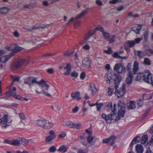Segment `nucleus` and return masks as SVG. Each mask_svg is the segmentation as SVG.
Returning <instances> with one entry per match:
<instances>
[{
	"mask_svg": "<svg viewBox=\"0 0 153 153\" xmlns=\"http://www.w3.org/2000/svg\"><path fill=\"white\" fill-rule=\"evenodd\" d=\"M35 81H36L35 77L34 78L28 77L25 78L24 80L25 83L28 85L31 88L32 86V85L34 84Z\"/></svg>",
	"mask_w": 153,
	"mask_h": 153,
	"instance_id": "nucleus-13",
	"label": "nucleus"
},
{
	"mask_svg": "<svg viewBox=\"0 0 153 153\" xmlns=\"http://www.w3.org/2000/svg\"><path fill=\"white\" fill-rule=\"evenodd\" d=\"M96 4L100 6L102 5V1L100 0H97L96 1Z\"/></svg>",
	"mask_w": 153,
	"mask_h": 153,
	"instance_id": "nucleus-63",
	"label": "nucleus"
},
{
	"mask_svg": "<svg viewBox=\"0 0 153 153\" xmlns=\"http://www.w3.org/2000/svg\"><path fill=\"white\" fill-rule=\"evenodd\" d=\"M71 97L73 99L79 100L81 99L80 97V93L79 91H77L74 93H72L71 94Z\"/></svg>",
	"mask_w": 153,
	"mask_h": 153,
	"instance_id": "nucleus-17",
	"label": "nucleus"
},
{
	"mask_svg": "<svg viewBox=\"0 0 153 153\" xmlns=\"http://www.w3.org/2000/svg\"><path fill=\"white\" fill-rule=\"evenodd\" d=\"M71 76L74 77H77L78 76V74L77 72L74 71L72 72Z\"/></svg>",
	"mask_w": 153,
	"mask_h": 153,
	"instance_id": "nucleus-56",
	"label": "nucleus"
},
{
	"mask_svg": "<svg viewBox=\"0 0 153 153\" xmlns=\"http://www.w3.org/2000/svg\"><path fill=\"white\" fill-rule=\"evenodd\" d=\"M49 136L50 137H52L54 139L56 137V135L54 131L53 130H50L49 132Z\"/></svg>",
	"mask_w": 153,
	"mask_h": 153,
	"instance_id": "nucleus-42",
	"label": "nucleus"
},
{
	"mask_svg": "<svg viewBox=\"0 0 153 153\" xmlns=\"http://www.w3.org/2000/svg\"><path fill=\"white\" fill-rule=\"evenodd\" d=\"M13 56V53H10L9 55L4 56L0 58V62L5 63H6Z\"/></svg>",
	"mask_w": 153,
	"mask_h": 153,
	"instance_id": "nucleus-14",
	"label": "nucleus"
},
{
	"mask_svg": "<svg viewBox=\"0 0 153 153\" xmlns=\"http://www.w3.org/2000/svg\"><path fill=\"white\" fill-rule=\"evenodd\" d=\"M148 140V137L146 134H145L142 137L141 141L142 144H145L147 142Z\"/></svg>",
	"mask_w": 153,
	"mask_h": 153,
	"instance_id": "nucleus-29",
	"label": "nucleus"
},
{
	"mask_svg": "<svg viewBox=\"0 0 153 153\" xmlns=\"http://www.w3.org/2000/svg\"><path fill=\"white\" fill-rule=\"evenodd\" d=\"M133 75L131 74H128V76L126 79V82L127 84L130 85L132 83L133 78Z\"/></svg>",
	"mask_w": 153,
	"mask_h": 153,
	"instance_id": "nucleus-19",
	"label": "nucleus"
},
{
	"mask_svg": "<svg viewBox=\"0 0 153 153\" xmlns=\"http://www.w3.org/2000/svg\"><path fill=\"white\" fill-rule=\"evenodd\" d=\"M85 73L84 72H82L80 74V78L81 79H85Z\"/></svg>",
	"mask_w": 153,
	"mask_h": 153,
	"instance_id": "nucleus-62",
	"label": "nucleus"
},
{
	"mask_svg": "<svg viewBox=\"0 0 153 153\" xmlns=\"http://www.w3.org/2000/svg\"><path fill=\"white\" fill-rule=\"evenodd\" d=\"M82 48L84 50L88 51L90 50V47L88 44H86L82 47Z\"/></svg>",
	"mask_w": 153,
	"mask_h": 153,
	"instance_id": "nucleus-51",
	"label": "nucleus"
},
{
	"mask_svg": "<svg viewBox=\"0 0 153 153\" xmlns=\"http://www.w3.org/2000/svg\"><path fill=\"white\" fill-rule=\"evenodd\" d=\"M48 73L50 74H52L54 73V71L52 68H49L47 70Z\"/></svg>",
	"mask_w": 153,
	"mask_h": 153,
	"instance_id": "nucleus-61",
	"label": "nucleus"
},
{
	"mask_svg": "<svg viewBox=\"0 0 153 153\" xmlns=\"http://www.w3.org/2000/svg\"><path fill=\"white\" fill-rule=\"evenodd\" d=\"M116 37V36L115 35H111L107 41L109 42V44L112 43L114 42Z\"/></svg>",
	"mask_w": 153,
	"mask_h": 153,
	"instance_id": "nucleus-26",
	"label": "nucleus"
},
{
	"mask_svg": "<svg viewBox=\"0 0 153 153\" xmlns=\"http://www.w3.org/2000/svg\"><path fill=\"white\" fill-rule=\"evenodd\" d=\"M123 0H111L109 1V3L111 4H115L117 2H121Z\"/></svg>",
	"mask_w": 153,
	"mask_h": 153,
	"instance_id": "nucleus-46",
	"label": "nucleus"
},
{
	"mask_svg": "<svg viewBox=\"0 0 153 153\" xmlns=\"http://www.w3.org/2000/svg\"><path fill=\"white\" fill-rule=\"evenodd\" d=\"M139 137L136 136L133 139L130 144V148L132 149L133 145L135 144L139 141V140H138V138Z\"/></svg>",
	"mask_w": 153,
	"mask_h": 153,
	"instance_id": "nucleus-24",
	"label": "nucleus"
},
{
	"mask_svg": "<svg viewBox=\"0 0 153 153\" xmlns=\"http://www.w3.org/2000/svg\"><path fill=\"white\" fill-rule=\"evenodd\" d=\"M64 68L67 70V71L64 73L65 75H68L70 74L71 71V66L70 64H67L66 66Z\"/></svg>",
	"mask_w": 153,
	"mask_h": 153,
	"instance_id": "nucleus-22",
	"label": "nucleus"
},
{
	"mask_svg": "<svg viewBox=\"0 0 153 153\" xmlns=\"http://www.w3.org/2000/svg\"><path fill=\"white\" fill-rule=\"evenodd\" d=\"M152 97V94L149 92H146L143 94V99L145 100H150Z\"/></svg>",
	"mask_w": 153,
	"mask_h": 153,
	"instance_id": "nucleus-23",
	"label": "nucleus"
},
{
	"mask_svg": "<svg viewBox=\"0 0 153 153\" xmlns=\"http://www.w3.org/2000/svg\"><path fill=\"white\" fill-rule=\"evenodd\" d=\"M16 45H15V48H14L13 50V52H11V53H13V55L14 53H17L19 51H21L23 50V49L22 47H20L19 46H16Z\"/></svg>",
	"mask_w": 153,
	"mask_h": 153,
	"instance_id": "nucleus-30",
	"label": "nucleus"
},
{
	"mask_svg": "<svg viewBox=\"0 0 153 153\" xmlns=\"http://www.w3.org/2000/svg\"><path fill=\"white\" fill-rule=\"evenodd\" d=\"M126 85L125 83L123 84L122 87L120 88L119 90H115L114 92L115 94L118 98L122 97L124 94L126 93Z\"/></svg>",
	"mask_w": 153,
	"mask_h": 153,
	"instance_id": "nucleus-6",
	"label": "nucleus"
},
{
	"mask_svg": "<svg viewBox=\"0 0 153 153\" xmlns=\"http://www.w3.org/2000/svg\"><path fill=\"white\" fill-rule=\"evenodd\" d=\"M16 44H10L9 46L6 47V48L9 51H12L11 52H13V50L15 48Z\"/></svg>",
	"mask_w": 153,
	"mask_h": 153,
	"instance_id": "nucleus-33",
	"label": "nucleus"
},
{
	"mask_svg": "<svg viewBox=\"0 0 153 153\" xmlns=\"http://www.w3.org/2000/svg\"><path fill=\"white\" fill-rule=\"evenodd\" d=\"M53 139H54V138L49 136H48L46 137V141L47 142H49L53 140Z\"/></svg>",
	"mask_w": 153,
	"mask_h": 153,
	"instance_id": "nucleus-54",
	"label": "nucleus"
},
{
	"mask_svg": "<svg viewBox=\"0 0 153 153\" xmlns=\"http://www.w3.org/2000/svg\"><path fill=\"white\" fill-rule=\"evenodd\" d=\"M36 92L38 94H43L45 96L47 97H50L51 94L48 93L46 92L44 89H42L41 92H39L37 90H35Z\"/></svg>",
	"mask_w": 153,
	"mask_h": 153,
	"instance_id": "nucleus-32",
	"label": "nucleus"
},
{
	"mask_svg": "<svg viewBox=\"0 0 153 153\" xmlns=\"http://www.w3.org/2000/svg\"><path fill=\"white\" fill-rule=\"evenodd\" d=\"M30 140H28L25 138H22L21 139V141H22V144L25 146L27 145L30 142Z\"/></svg>",
	"mask_w": 153,
	"mask_h": 153,
	"instance_id": "nucleus-36",
	"label": "nucleus"
},
{
	"mask_svg": "<svg viewBox=\"0 0 153 153\" xmlns=\"http://www.w3.org/2000/svg\"><path fill=\"white\" fill-rule=\"evenodd\" d=\"M122 80L121 76L120 75L117 76L114 80V83H120Z\"/></svg>",
	"mask_w": 153,
	"mask_h": 153,
	"instance_id": "nucleus-43",
	"label": "nucleus"
},
{
	"mask_svg": "<svg viewBox=\"0 0 153 153\" xmlns=\"http://www.w3.org/2000/svg\"><path fill=\"white\" fill-rule=\"evenodd\" d=\"M104 52L108 54H110L112 52H113V51L112 50L111 48H109L107 50H105L104 51Z\"/></svg>",
	"mask_w": 153,
	"mask_h": 153,
	"instance_id": "nucleus-53",
	"label": "nucleus"
},
{
	"mask_svg": "<svg viewBox=\"0 0 153 153\" xmlns=\"http://www.w3.org/2000/svg\"><path fill=\"white\" fill-rule=\"evenodd\" d=\"M35 78H36V81L35 82L34 84L36 83L39 85H41L42 84H45V83H46L45 82L43 79H41L40 81H37L36 80V78L35 77Z\"/></svg>",
	"mask_w": 153,
	"mask_h": 153,
	"instance_id": "nucleus-41",
	"label": "nucleus"
},
{
	"mask_svg": "<svg viewBox=\"0 0 153 153\" xmlns=\"http://www.w3.org/2000/svg\"><path fill=\"white\" fill-rule=\"evenodd\" d=\"M77 153H87L85 149H79L78 150Z\"/></svg>",
	"mask_w": 153,
	"mask_h": 153,
	"instance_id": "nucleus-64",
	"label": "nucleus"
},
{
	"mask_svg": "<svg viewBox=\"0 0 153 153\" xmlns=\"http://www.w3.org/2000/svg\"><path fill=\"white\" fill-rule=\"evenodd\" d=\"M71 125L72 126H70V128L77 129L79 128L81 126V125L80 123H73Z\"/></svg>",
	"mask_w": 153,
	"mask_h": 153,
	"instance_id": "nucleus-31",
	"label": "nucleus"
},
{
	"mask_svg": "<svg viewBox=\"0 0 153 153\" xmlns=\"http://www.w3.org/2000/svg\"><path fill=\"white\" fill-rule=\"evenodd\" d=\"M143 36L144 39L146 41L149 36V31L147 30L145 31L143 34Z\"/></svg>",
	"mask_w": 153,
	"mask_h": 153,
	"instance_id": "nucleus-45",
	"label": "nucleus"
},
{
	"mask_svg": "<svg viewBox=\"0 0 153 153\" xmlns=\"http://www.w3.org/2000/svg\"><path fill=\"white\" fill-rule=\"evenodd\" d=\"M12 140H9L7 139L4 140V143L12 145Z\"/></svg>",
	"mask_w": 153,
	"mask_h": 153,
	"instance_id": "nucleus-58",
	"label": "nucleus"
},
{
	"mask_svg": "<svg viewBox=\"0 0 153 153\" xmlns=\"http://www.w3.org/2000/svg\"><path fill=\"white\" fill-rule=\"evenodd\" d=\"M102 34L104 38L106 40H107V39H108V38L110 36V35L108 32L105 31L102 33Z\"/></svg>",
	"mask_w": 153,
	"mask_h": 153,
	"instance_id": "nucleus-34",
	"label": "nucleus"
},
{
	"mask_svg": "<svg viewBox=\"0 0 153 153\" xmlns=\"http://www.w3.org/2000/svg\"><path fill=\"white\" fill-rule=\"evenodd\" d=\"M116 137L114 135H112L110 137L104 139L102 140V142L104 143H108L110 142V145H112L115 143V140Z\"/></svg>",
	"mask_w": 153,
	"mask_h": 153,
	"instance_id": "nucleus-12",
	"label": "nucleus"
},
{
	"mask_svg": "<svg viewBox=\"0 0 153 153\" xmlns=\"http://www.w3.org/2000/svg\"><path fill=\"white\" fill-rule=\"evenodd\" d=\"M82 65L85 68H89L91 67V62L89 59L87 57L84 58L82 61Z\"/></svg>",
	"mask_w": 153,
	"mask_h": 153,
	"instance_id": "nucleus-15",
	"label": "nucleus"
},
{
	"mask_svg": "<svg viewBox=\"0 0 153 153\" xmlns=\"http://www.w3.org/2000/svg\"><path fill=\"white\" fill-rule=\"evenodd\" d=\"M144 63L146 65L149 66L151 65V62L150 59L147 58H145L144 60Z\"/></svg>",
	"mask_w": 153,
	"mask_h": 153,
	"instance_id": "nucleus-40",
	"label": "nucleus"
},
{
	"mask_svg": "<svg viewBox=\"0 0 153 153\" xmlns=\"http://www.w3.org/2000/svg\"><path fill=\"white\" fill-rule=\"evenodd\" d=\"M142 39L141 38H138L137 39H134V41L135 43V44L136 43H139L140 42V41L142 40Z\"/></svg>",
	"mask_w": 153,
	"mask_h": 153,
	"instance_id": "nucleus-57",
	"label": "nucleus"
},
{
	"mask_svg": "<svg viewBox=\"0 0 153 153\" xmlns=\"http://www.w3.org/2000/svg\"><path fill=\"white\" fill-rule=\"evenodd\" d=\"M26 62V60L24 59L14 62L11 64L10 68L12 70H17L24 65Z\"/></svg>",
	"mask_w": 153,
	"mask_h": 153,
	"instance_id": "nucleus-4",
	"label": "nucleus"
},
{
	"mask_svg": "<svg viewBox=\"0 0 153 153\" xmlns=\"http://www.w3.org/2000/svg\"><path fill=\"white\" fill-rule=\"evenodd\" d=\"M16 88L15 87H13L12 90L6 92V94L7 95L9 96H13L14 98H15L16 99H22L21 96L16 95Z\"/></svg>",
	"mask_w": 153,
	"mask_h": 153,
	"instance_id": "nucleus-11",
	"label": "nucleus"
},
{
	"mask_svg": "<svg viewBox=\"0 0 153 153\" xmlns=\"http://www.w3.org/2000/svg\"><path fill=\"white\" fill-rule=\"evenodd\" d=\"M20 145V141L19 140H12V145L19 146Z\"/></svg>",
	"mask_w": 153,
	"mask_h": 153,
	"instance_id": "nucleus-37",
	"label": "nucleus"
},
{
	"mask_svg": "<svg viewBox=\"0 0 153 153\" xmlns=\"http://www.w3.org/2000/svg\"><path fill=\"white\" fill-rule=\"evenodd\" d=\"M74 53V52H68V51H65L64 53V55L68 56L72 55Z\"/></svg>",
	"mask_w": 153,
	"mask_h": 153,
	"instance_id": "nucleus-52",
	"label": "nucleus"
},
{
	"mask_svg": "<svg viewBox=\"0 0 153 153\" xmlns=\"http://www.w3.org/2000/svg\"><path fill=\"white\" fill-rule=\"evenodd\" d=\"M116 103H114L113 105V107H112V103L111 102L108 103V104L106 105L105 108H104V110L107 112H110L111 111V113H113L114 112L113 111L115 109V111H114V113H115V115L116 114Z\"/></svg>",
	"mask_w": 153,
	"mask_h": 153,
	"instance_id": "nucleus-9",
	"label": "nucleus"
},
{
	"mask_svg": "<svg viewBox=\"0 0 153 153\" xmlns=\"http://www.w3.org/2000/svg\"><path fill=\"white\" fill-rule=\"evenodd\" d=\"M56 150V148L54 146H52L49 149V151L51 152H54Z\"/></svg>",
	"mask_w": 153,
	"mask_h": 153,
	"instance_id": "nucleus-48",
	"label": "nucleus"
},
{
	"mask_svg": "<svg viewBox=\"0 0 153 153\" xmlns=\"http://www.w3.org/2000/svg\"><path fill=\"white\" fill-rule=\"evenodd\" d=\"M135 149L137 153H143V148L141 145L137 144Z\"/></svg>",
	"mask_w": 153,
	"mask_h": 153,
	"instance_id": "nucleus-21",
	"label": "nucleus"
},
{
	"mask_svg": "<svg viewBox=\"0 0 153 153\" xmlns=\"http://www.w3.org/2000/svg\"><path fill=\"white\" fill-rule=\"evenodd\" d=\"M8 116L7 114L4 115L3 117L0 119V123L1 124H4L1 126V128L2 129L6 128L9 126V125L7 123L8 120Z\"/></svg>",
	"mask_w": 153,
	"mask_h": 153,
	"instance_id": "nucleus-10",
	"label": "nucleus"
},
{
	"mask_svg": "<svg viewBox=\"0 0 153 153\" xmlns=\"http://www.w3.org/2000/svg\"><path fill=\"white\" fill-rule=\"evenodd\" d=\"M89 10L88 8H86V9L83 10L82 12L80 13L79 15H77L76 17L75 18H72L65 25V26H67L69 25L74 20L76 19H77L80 18L83 16H84L88 12Z\"/></svg>",
	"mask_w": 153,
	"mask_h": 153,
	"instance_id": "nucleus-7",
	"label": "nucleus"
},
{
	"mask_svg": "<svg viewBox=\"0 0 153 153\" xmlns=\"http://www.w3.org/2000/svg\"><path fill=\"white\" fill-rule=\"evenodd\" d=\"M103 105V104L102 103H97L96 107L97 108V110L98 111H100V110L101 108Z\"/></svg>",
	"mask_w": 153,
	"mask_h": 153,
	"instance_id": "nucleus-49",
	"label": "nucleus"
},
{
	"mask_svg": "<svg viewBox=\"0 0 153 153\" xmlns=\"http://www.w3.org/2000/svg\"><path fill=\"white\" fill-rule=\"evenodd\" d=\"M114 69V71L120 74L123 73L126 71V67L122 65L121 64L119 63H117L115 64Z\"/></svg>",
	"mask_w": 153,
	"mask_h": 153,
	"instance_id": "nucleus-8",
	"label": "nucleus"
},
{
	"mask_svg": "<svg viewBox=\"0 0 153 153\" xmlns=\"http://www.w3.org/2000/svg\"><path fill=\"white\" fill-rule=\"evenodd\" d=\"M18 115L21 120V121L25 120L26 119V117L24 113H18Z\"/></svg>",
	"mask_w": 153,
	"mask_h": 153,
	"instance_id": "nucleus-35",
	"label": "nucleus"
},
{
	"mask_svg": "<svg viewBox=\"0 0 153 153\" xmlns=\"http://www.w3.org/2000/svg\"><path fill=\"white\" fill-rule=\"evenodd\" d=\"M142 28V25L138 24L134 25L132 27V30L136 33L139 34Z\"/></svg>",
	"mask_w": 153,
	"mask_h": 153,
	"instance_id": "nucleus-16",
	"label": "nucleus"
},
{
	"mask_svg": "<svg viewBox=\"0 0 153 153\" xmlns=\"http://www.w3.org/2000/svg\"><path fill=\"white\" fill-rule=\"evenodd\" d=\"M9 10L6 7H3L0 9V13H7Z\"/></svg>",
	"mask_w": 153,
	"mask_h": 153,
	"instance_id": "nucleus-39",
	"label": "nucleus"
},
{
	"mask_svg": "<svg viewBox=\"0 0 153 153\" xmlns=\"http://www.w3.org/2000/svg\"><path fill=\"white\" fill-rule=\"evenodd\" d=\"M49 87L50 86L49 85L47 84L46 83H45V89H44L46 92H48L47 91Z\"/></svg>",
	"mask_w": 153,
	"mask_h": 153,
	"instance_id": "nucleus-59",
	"label": "nucleus"
},
{
	"mask_svg": "<svg viewBox=\"0 0 153 153\" xmlns=\"http://www.w3.org/2000/svg\"><path fill=\"white\" fill-rule=\"evenodd\" d=\"M94 137L92 136L89 135L87 138L88 142L89 143L92 142L94 139Z\"/></svg>",
	"mask_w": 153,
	"mask_h": 153,
	"instance_id": "nucleus-55",
	"label": "nucleus"
},
{
	"mask_svg": "<svg viewBox=\"0 0 153 153\" xmlns=\"http://www.w3.org/2000/svg\"><path fill=\"white\" fill-rule=\"evenodd\" d=\"M125 44L129 47H133L135 45V43L134 41L128 40L126 42Z\"/></svg>",
	"mask_w": 153,
	"mask_h": 153,
	"instance_id": "nucleus-28",
	"label": "nucleus"
},
{
	"mask_svg": "<svg viewBox=\"0 0 153 153\" xmlns=\"http://www.w3.org/2000/svg\"><path fill=\"white\" fill-rule=\"evenodd\" d=\"M115 109L113 111V113H111L108 116L105 114H102L101 115V118L104 119L107 123H109L113 120L115 117V113H114Z\"/></svg>",
	"mask_w": 153,
	"mask_h": 153,
	"instance_id": "nucleus-5",
	"label": "nucleus"
},
{
	"mask_svg": "<svg viewBox=\"0 0 153 153\" xmlns=\"http://www.w3.org/2000/svg\"><path fill=\"white\" fill-rule=\"evenodd\" d=\"M95 33V30H93L89 31L85 35V41H88L89 39Z\"/></svg>",
	"mask_w": 153,
	"mask_h": 153,
	"instance_id": "nucleus-18",
	"label": "nucleus"
},
{
	"mask_svg": "<svg viewBox=\"0 0 153 153\" xmlns=\"http://www.w3.org/2000/svg\"><path fill=\"white\" fill-rule=\"evenodd\" d=\"M131 63H128L127 65V69L128 71V74H136L139 69V64L137 61L134 62L133 67L132 69V71H131Z\"/></svg>",
	"mask_w": 153,
	"mask_h": 153,
	"instance_id": "nucleus-3",
	"label": "nucleus"
},
{
	"mask_svg": "<svg viewBox=\"0 0 153 153\" xmlns=\"http://www.w3.org/2000/svg\"><path fill=\"white\" fill-rule=\"evenodd\" d=\"M90 86V90L91 91V94L92 95H94L97 91L95 85L94 83H91Z\"/></svg>",
	"mask_w": 153,
	"mask_h": 153,
	"instance_id": "nucleus-20",
	"label": "nucleus"
},
{
	"mask_svg": "<svg viewBox=\"0 0 153 153\" xmlns=\"http://www.w3.org/2000/svg\"><path fill=\"white\" fill-rule=\"evenodd\" d=\"M36 123L39 126L46 129L51 128L53 126V122L45 119L37 120L36 121Z\"/></svg>",
	"mask_w": 153,
	"mask_h": 153,
	"instance_id": "nucleus-1",
	"label": "nucleus"
},
{
	"mask_svg": "<svg viewBox=\"0 0 153 153\" xmlns=\"http://www.w3.org/2000/svg\"><path fill=\"white\" fill-rule=\"evenodd\" d=\"M114 91V89L113 88H111L110 87L108 88V95L110 96H112L113 94Z\"/></svg>",
	"mask_w": 153,
	"mask_h": 153,
	"instance_id": "nucleus-44",
	"label": "nucleus"
},
{
	"mask_svg": "<svg viewBox=\"0 0 153 153\" xmlns=\"http://www.w3.org/2000/svg\"><path fill=\"white\" fill-rule=\"evenodd\" d=\"M118 105L119 110L118 113V116L116 118V120H118L122 117H123L125 113V104L121 100L118 101Z\"/></svg>",
	"mask_w": 153,
	"mask_h": 153,
	"instance_id": "nucleus-2",
	"label": "nucleus"
},
{
	"mask_svg": "<svg viewBox=\"0 0 153 153\" xmlns=\"http://www.w3.org/2000/svg\"><path fill=\"white\" fill-rule=\"evenodd\" d=\"M136 107L135 103L133 101H130L128 103V109L129 110H132Z\"/></svg>",
	"mask_w": 153,
	"mask_h": 153,
	"instance_id": "nucleus-25",
	"label": "nucleus"
},
{
	"mask_svg": "<svg viewBox=\"0 0 153 153\" xmlns=\"http://www.w3.org/2000/svg\"><path fill=\"white\" fill-rule=\"evenodd\" d=\"M147 54L149 56L153 55V49H149L147 50Z\"/></svg>",
	"mask_w": 153,
	"mask_h": 153,
	"instance_id": "nucleus-50",
	"label": "nucleus"
},
{
	"mask_svg": "<svg viewBox=\"0 0 153 153\" xmlns=\"http://www.w3.org/2000/svg\"><path fill=\"white\" fill-rule=\"evenodd\" d=\"M32 7V4H24V8H28L30 9Z\"/></svg>",
	"mask_w": 153,
	"mask_h": 153,
	"instance_id": "nucleus-60",
	"label": "nucleus"
},
{
	"mask_svg": "<svg viewBox=\"0 0 153 153\" xmlns=\"http://www.w3.org/2000/svg\"><path fill=\"white\" fill-rule=\"evenodd\" d=\"M57 151L59 152L64 153L67 151V148L65 145H63L60 146Z\"/></svg>",
	"mask_w": 153,
	"mask_h": 153,
	"instance_id": "nucleus-27",
	"label": "nucleus"
},
{
	"mask_svg": "<svg viewBox=\"0 0 153 153\" xmlns=\"http://www.w3.org/2000/svg\"><path fill=\"white\" fill-rule=\"evenodd\" d=\"M143 52L141 51H137V56L140 59L142 58L144 56Z\"/></svg>",
	"mask_w": 153,
	"mask_h": 153,
	"instance_id": "nucleus-47",
	"label": "nucleus"
},
{
	"mask_svg": "<svg viewBox=\"0 0 153 153\" xmlns=\"http://www.w3.org/2000/svg\"><path fill=\"white\" fill-rule=\"evenodd\" d=\"M93 30H95V33L96 32L97 30H99L102 33L104 31L103 28L101 26H99L94 29Z\"/></svg>",
	"mask_w": 153,
	"mask_h": 153,
	"instance_id": "nucleus-38",
	"label": "nucleus"
}]
</instances>
